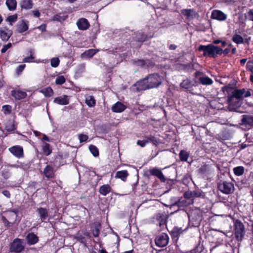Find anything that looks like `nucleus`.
Here are the masks:
<instances>
[{
	"label": "nucleus",
	"mask_w": 253,
	"mask_h": 253,
	"mask_svg": "<svg viewBox=\"0 0 253 253\" xmlns=\"http://www.w3.org/2000/svg\"><path fill=\"white\" fill-rule=\"evenodd\" d=\"M12 34V31L8 29L0 30V37L2 41H7Z\"/></svg>",
	"instance_id": "b1692460"
},
{
	"label": "nucleus",
	"mask_w": 253,
	"mask_h": 253,
	"mask_svg": "<svg viewBox=\"0 0 253 253\" xmlns=\"http://www.w3.org/2000/svg\"><path fill=\"white\" fill-rule=\"evenodd\" d=\"M78 137L80 143L86 142L88 139V136L87 135L83 133L79 134Z\"/></svg>",
	"instance_id": "3c124183"
},
{
	"label": "nucleus",
	"mask_w": 253,
	"mask_h": 253,
	"mask_svg": "<svg viewBox=\"0 0 253 253\" xmlns=\"http://www.w3.org/2000/svg\"><path fill=\"white\" fill-rule=\"evenodd\" d=\"M2 111L5 115H9L11 113L12 106L9 105H4L2 107Z\"/></svg>",
	"instance_id": "37998d69"
},
{
	"label": "nucleus",
	"mask_w": 253,
	"mask_h": 253,
	"mask_svg": "<svg viewBox=\"0 0 253 253\" xmlns=\"http://www.w3.org/2000/svg\"><path fill=\"white\" fill-rule=\"evenodd\" d=\"M6 217L8 219V220L14 223L15 222L16 219L17 218L16 215H15V214H12L11 212H9L8 211H7L6 213Z\"/></svg>",
	"instance_id": "49530a36"
},
{
	"label": "nucleus",
	"mask_w": 253,
	"mask_h": 253,
	"mask_svg": "<svg viewBox=\"0 0 253 253\" xmlns=\"http://www.w3.org/2000/svg\"><path fill=\"white\" fill-rule=\"evenodd\" d=\"M251 95V91L249 90H246L245 88L236 89L233 90L232 94L228 96V102L231 104L234 98L237 99H241L249 97Z\"/></svg>",
	"instance_id": "39448f33"
},
{
	"label": "nucleus",
	"mask_w": 253,
	"mask_h": 253,
	"mask_svg": "<svg viewBox=\"0 0 253 253\" xmlns=\"http://www.w3.org/2000/svg\"><path fill=\"white\" fill-rule=\"evenodd\" d=\"M147 173L158 177V169L157 168L149 169L147 171Z\"/></svg>",
	"instance_id": "864d4df0"
},
{
	"label": "nucleus",
	"mask_w": 253,
	"mask_h": 253,
	"mask_svg": "<svg viewBox=\"0 0 253 253\" xmlns=\"http://www.w3.org/2000/svg\"><path fill=\"white\" fill-rule=\"evenodd\" d=\"M169 236L166 234L163 233L159 235V247H164L166 246L169 243Z\"/></svg>",
	"instance_id": "a878e982"
},
{
	"label": "nucleus",
	"mask_w": 253,
	"mask_h": 253,
	"mask_svg": "<svg viewBox=\"0 0 253 253\" xmlns=\"http://www.w3.org/2000/svg\"><path fill=\"white\" fill-rule=\"evenodd\" d=\"M41 92L43 93L45 97H49L52 96L54 92L52 88L50 86L44 88L41 90Z\"/></svg>",
	"instance_id": "e433bc0d"
},
{
	"label": "nucleus",
	"mask_w": 253,
	"mask_h": 253,
	"mask_svg": "<svg viewBox=\"0 0 253 253\" xmlns=\"http://www.w3.org/2000/svg\"><path fill=\"white\" fill-rule=\"evenodd\" d=\"M20 5L22 9H30L33 6V0H21Z\"/></svg>",
	"instance_id": "cd10ccee"
},
{
	"label": "nucleus",
	"mask_w": 253,
	"mask_h": 253,
	"mask_svg": "<svg viewBox=\"0 0 253 253\" xmlns=\"http://www.w3.org/2000/svg\"><path fill=\"white\" fill-rule=\"evenodd\" d=\"M89 227L93 236L94 237H98L99 236L101 224L99 222L95 221L89 224Z\"/></svg>",
	"instance_id": "9b49d317"
},
{
	"label": "nucleus",
	"mask_w": 253,
	"mask_h": 253,
	"mask_svg": "<svg viewBox=\"0 0 253 253\" xmlns=\"http://www.w3.org/2000/svg\"><path fill=\"white\" fill-rule=\"evenodd\" d=\"M246 68L247 71H250L253 69V61H248L246 64Z\"/></svg>",
	"instance_id": "338daca9"
},
{
	"label": "nucleus",
	"mask_w": 253,
	"mask_h": 253,
	"mask_svg": "<svg viewBox=\"0 0 253 253\" xmlns=\"http://www.w3.org/2000/svg\"><path fill=\"white\" fill-rule=\"evenodd\" d=\"M153 36L151 35L148 36L145 34L142 31L137 32L135 33L134 39L135 40L138 42H144L147 41L148 39L151 38Z\"/></svg>",
	"instance_id": "dca6fc26"
},
{
	"label": "nucleus",
	"mask_w": 253,
	"mask_h": 253,
	"mask_svg": "<svg viewBox=\"0 0 253 253\" xmlns=\"http://www.w3.org/2000/svg\"><path fill=\"white\" fill-rule=\"evenodd\" d=\"M194 84L192 82L188 79L184 80L180 84V87L186 90V92L192 93Z\"/></svg>",
	"instance_id": "ddd939ff"
},
{
	"label": "nucleus",
	"mask_w": 253,
	"mask_h": 253,
	"mask_svg": "<svg viewBox=\"0 0 253 253\" xmlns=\"http://www.w3.org/2000/svg\"><path fill=\"white\" fill-rule=\"evenodd\" d=\"M218 189L223 193L229 194L234 191V184L232 182L220 181L218 183Z\"/></svg>",
	"instance_id": "423d86ee"
},
{
	"label": "nucleus",
	"mask_w": 253,
	"mask_h": 253,
	"mask_svg": "<svg viewBox=\"0 0 253 253\" xmlns=\"http://www.w3.org/2000/svg\"><path fill=\"white\" fill-rule=\"evenodd\" d=\"M55 171L53 167L50 165H46L42 172V173L47 180L54 178L55 176Z\"/></svg>",
	"instance_id": "1a4fd4ad"
},
{
	"label": "nucleus",
	"mask_w": 253,
	"mask_h": 253,
	"mask_svg": "<svg viewBox=\"0 0 253 253\" xmlns=\"http://www.w3.org/2000/svg\"><path fill=\"white\" fill-rule=\"evenodd\" d=\"M199 81L203 85H211L213 83L212 80L207 76L200 77Z\"/></svg>",
	"instance_id": "4c0bfd02"
},
{
	"label": "nucleus",
	"mask_w": 253,
	"mask_h": 253,
	"mask_svg": "<svg viewBox=\"0 0 253 253\" xmlns=\"http://www.w3.org/2000/svg\"><path fill=\"white\" fill-rule=\"evenodd\" d=\"M76 239L80 242L85 244L86 243V239L84 236L82 235H77L76 237Z\"/></svg>",
	"instance_id": "052dcab7"
},
{
	"label": "nucleus",
	"mask_w": 253,
	"mask_h": 253,
	"mask_svg": "<svg viewBox=\"0 0 253 253\" xmlns=\"http://www.w3.org/2000/svg\"><path fill=\"white\" fill-rule=\"evenodd\" d=\"M9 152L18 158L24 157L23 149L22 146L15 145L9 148Z\"/></svg>",
	"instance_id": "9d476101"
},
{
	"label": "nucleus",
	"mask_w": 253,
	"mask_h": 253,
	"mask_svg": "<svg viewBox=\"0 0 253 253\" xmlns=\"http://www.w3.org/2000/svg\"><path fill=\"white\" fill-rule=\"evenodd\" d=\"M29 28L28 21L22 20L19 22L17 24V31L19 33H22Z\"/></svg>",
	"instance_id": "412c9836"
},
{
	"label": "nucleus",
	"mask_w": 253,
	"mask_h": 253,
	"mask_svg": "<svg viewBox=\"0 0 253 253\" xmlns=\"http://www.w3.org/2000/svg\"><path fill=\"white\" fill-rule=\"evenodd\" d=\"M234 227L236 240L239 242H241L246 234L245 226L241 220L236 219L234 222Z\"/></svg>",
	"instance_id": "7ed1b4c3"
},
{
	"label": "nucleus",
	"mask_w": 253,
	"mask_h": 253,
	"mask_svg": "<svg viewBox=\"0 0 253 253\" xmlns=\"http://www.w3.org/2000/svg\"><path fill=\"white\" fill-rule=\"evenodd\" d=\"M36 211L38 213L42 222H46L48 217V211L47 209L40 207L37 209Z\"/></svg>",
	"instance_id": "2eb2a0df"
},
{
	"label": "nucleus",
	"mask_w": 253,
	"mask_h": 253,
	"mask_svg": "<svg viewBox=\"0 0 253 253\" xmlns=\"http://www.w3.org/2000/svg\"><path fill=\"white\" fill-rule=\"evenodd\" d=\"M198 65V64L195 63H189L187 64H184L182 65L183 69L188 72H192L195 70V65Z\"/></svg>",
	"instance_id": "72a5a7b5"
},
{
	"label": "nucleus",
	"mask_w": 253,
	"mask_h": 253,
	"mask_svg": "<svg viewBox=\"0 0 253 253\" xmlns=\"http://www.w3.org/2000/svg\"><path fill=\"white\" fill-rule=\"evenodd\" d=\"M211 18L222 21L227 19V15L221 10H213L211 12Z\"/></svg>",
	"instance_id": "f8f14e48"
},
{
	"label": "nucleus",
	"mask_w": 253,
	"mask_h": 253,
	"mask_svg": "<svg viewBox=\"0 0 253 253\" xmlns=\"http://www.w3.org/2000/svg\"><path fill=\"white\" fill-rule=\"evenodd\" d=\"M76 24L78 29L82 31L88 29L90 26L88 20L84 18H80L77 21Z\"/></svg>",
	"instance_id": "4468645a"
},
{
	"label": "nucleus",
	"mask_w": 253,
	"mask_h": 253,
	"mask_svg": "<svg viewBox=\"0 0 253 253\" xmlns=\"http://www.w3.org/2000/svg\"><path fill=\"white\" fill-rule=\"evenodd\" d=\"M138 66L145 68H152L155 65L154 63L150 60H139L135 62Z\"/></svg>",
	"instance_id": "5701e85b"
},
{
	"label": "nucleus",
	"mask_w": 253,
	"mask_h": 253,
	"mask_svg": "<svg viewBox=\"0 0 253 253\" xmlns=\"http://www.w3.org/2000/svg\"><path fill=\"white\" fill-rule=\"evenodd\" d=\"M1 220H2L5 227L7 229L10 227L11 225L15 223L12 221H9V220H8V219L4 216H1Z\"/></svg>",
	"instance_id": "a18cd8bd"
},
{
	"label": "nucleus",
	"mask_w": 253,
	"mask_h": 253,
	"mask_svg": "<svg viewBox=\"0 0 253 253\" xmlns=\"http://www.w3.org/2000/svg\"><path fill=\"white\" fill-rule=\"evenodd\" d=\"M149 142V141L147 140H138L137 141V144L141 147H144Z\"/></svg>",
	"instance_id": "680f3d73"
},
{
	"label": "nucleus",
	"mask_w": 253,
	"mask_h": 253,
	"mask_svg": "<svg viewBox=\"0 0 253 253\" xmlns=\"http://www.w3.org/2000/svg\"><path fill=\"white\" fill-rule=\"evenodd\" d=\"M1 175L4 179H7L10 177V173L8 170L4 169L2 170Z\"/></svg>",
	"instance_id": "13d9d810"
},
{
	"label": "nucleus",
	"mask_w": 253,
	"mask_h": 253,
	"mask_svg": "<svg viewBox=\"0 0 253 253\" xmlns=\"http://www.w3.org/2000/svg\"><path fill=\"white\" fill-rule=\"evenodd\" d=\"M17 15L16 14L9 16L7 19L6 21H8L11 24L12 22H15L17 19Z\"/></svg>",
	"instance_id": "5fc2aeb1"
},
{
	"label": "nucleus",
	"mask_w": 253,
	"mask_h": 253,
	"mask_svg": "<svg viewBox=\"0 0 253 253\" xmlns=\"http://www.w3.org/2000/svg\"><path fill=\"white\" fill-rule=\"evenodd\" d=\"M189 156V153L184 150L180 151L179 154L180 160L183 162L187 161Z\"/></svg>",
	"instance_id": "ea45409f"
},
{
	"label": "nucleus",
	"mask_w": 253,
	"mask_h": 253,
	"mask_svg": "<svg viewBox=\"0 0 253 253\" xmlns=\"http://www.w3.org/2000/svg\"><path fill=\"white\" fill-rule=\"evenodd\" d=\"M239 124L247 129L253 127V116L246 114L242 115Z\"/></svg>",
	"instance_id": "0eeeda50"
},
{
	"label": "nucleus",
	"mask_w": 253,
	"mask_h": 253,
	"mask_svg": "<svg viewBox=\"0 0 253 253\" xmlns=\"http://www.w3.org/2000/svg\"><path fill=\"white\" fill-rule=\"evenodd\" d=\"M220 50L221 51L219 52V53L218 54L219 55H221L222 54H224V55H227L230 51V49L228 48H226L224 50H223L221 48H220Z\"/></svg>",
	"instance_id": "774afa93"
},
{
	"label": "nucleus",
	"mask_w": 253,
	"mask_h": 253,
	"mask_svg": "<svg viewBox=\"0 0 253 253\" xmlns=\"http://www.w3.org/2000/svg\"><path fill=\"white\" fill-rule=\"evenodd\" d=\"M17 126L14 121L9 120L5 125V129L9 132L13 131L16 129Z\"/></svg>",
	"instance_id": "2f4dec72"
},
{
	"label": "nucleus",
	"mask_w": 253,
	"mask_h": 253,
	"mask_svg": "<svg viewBox=\"0 0 253 253\" xmlns=\"http://www.w3.org/2000/svg\"><path fill=\"white\" fill-rule=\"evenodd\" d=\"M42 153L44 155L48 156L50 155L52 152V148L49 143L43 142L42 146Z\"/></svg>",
	"instance_id": "c85d7f7f"
},
{
	"label": "nucleus",
	"mask_w": 253,
	"mask_h": 253,
	"mask_svg": "<svg viewBox=\"0 0 253 253\" xmlns=\"http://www.w3.org/2000/svg\"><path fill=\"white\" fill-rule=\"evenodd\" d=\"M245 17L249 20L253 21V9H250L245 14Z\"/></svg>",
	"instance_id": "8fccbe9b"
},
{
	"label": "nucleus",
	"mask_w": 253,
	"mask_h": 253,
	"mask_svg": "<svg viewBox=\"0 0 253 253\" xmlns=\"http://www.w3.org/2000/svg\"><path fill=\"white\" fill-rule=\"evenodd\" d=\"M26 239L29 246L34 245L39 241V237L33 232L29 233L26 237Z\"/></svg>",
	"instance_id": "a211bd4d"
},
{
	"label": "nucleus",
	"mask_w": 253,
	"mask_h": 253,
	"mask_svg": "<svg viewBox=\"0 0 253 253\" xmlns=\"http://www.w3.org/2000/svg\"><path fill=\"white\" fill-rule=\"evenodd\" d=\"M183 196L185 199H193L192 191H187L185 192L183 194Z\"/></svg>",
	"instance_id": "4d7b16f0"
},
{
	"label": "nucleus",
	"mask_w": 253,
	"mask_h": 253,
	"mask_svg": "<svg viewBox=\"0 0 253 253\" xmlns=\"http://www.w3.org/2000/svg\"><path fill=\"white\" fill-rule=\"evenodd\" d=\"M11 94L15 100H20L24 99L27 96V93L20 90H13Z\"/></svg>",
	"instance_id": "4be33fe9"
},
{
	"label": "nucleus",
	"mask_w": 253,
	"mask_h": 253,
	"mask_svg": "<svg viewBox=\"0 0 253 253\" xmlns=\"http://www.w3.org/2000/svg\"><path fill=\"white\" fill-rule=\"evenodd\" d=\"M209 167L208 165H204L199 169V173L202 175H206L209 173Z\"/></svg>",
	"instance_id": "79ce46f5"
},
{
	"label": "nucleus",
	"mask_w": 253,
	"mask_h": 253,
	"mask_svg": "<svg viewBox=\"0 0 253 253\" xmlns=\"http://www.w3.org/2000/svg\"><path fill=\"white\" fill-rule=\"evenodd\" d=\"M189 205V203L185 199H183L182 198H181L177 201H175L174 203L172 204L171 205V208L177 207V210H182L184 208L187 207Z\"/></svg>",
	"instance_id": "f3484780"
},
{
	"label": "nucleus",
	"mask_w": 253,
	"mask_h": 253,
	"mask_svg": "<svg viewBox=\"0 0 253 253\" xmlns=\"http://www.w3.org/2000/svg\"><path fill=\"white\" fill-rule=\"evenodd\" d=\"M181 13L187 18H193L195 16L196 12L194 9H183L181 11Z\"/></svg>",
	"instance_id": "7c9ffc66"
},
{
	"label": "nucleus",
	"mask_w": 253,
	"mask_h": 253,
	"mask_svg": "<svg viewBox=\"0 0 253 253\" xmlns=\"http://www.w3.org/2000/svg\"><path fill=\"white\" fill-rule=\"evenodd\" d=\"M25 249L24 240L15 238L9 244V252L11 253H21Z\"/></svg>",
	"instance_id": "20e7f679"
},
{
	"label": "nucleus",
	"mask_w": 253,
	"mask_h": 253,
	"mask_svg": "<svg viewBox=\"0 0 253 253\" xmlns=\"http://www.w3.org/2000/svg\"><path fill=\"white\" fill-rule=\"evenodd\" d=\"M158 86V74L154 73L149 75L143 79L137 81L134 84V91L139 92L141 90L156 87Z\"/></svg>",
	"instance_id": "f257e3e1"
},
{
	"label": "nucleus",
	"mask_w": 253,
	"mask_h": 253,
	"mask_svg": "<svg viewBox=\"0 0 253 253\" xmlns=\"http://www.w3.org/2000/svg\"><path fill=\"white\" fill-rule=\"evenodd\" d=\"M232 40L237 44L243 43L244 42V40L243 37L241 35L238 34L234 35L232 37Z\"/></svg>",
	"instance_id": "58836bf2"
},
{
	"label": "nucleus",
	"mask_w": 253,
	"mask_h": 253,
	"mask_svg": "<svg viewBox=\"0 0 253 253\" xmlns=\"http://www.w3.org/2000/svg\"><path fill=\"white\" fill-rule=\"evenodd\" d=\"M193 197L194 198H199L202 196V191L200 190L192 191Z\"/></svg>",
	"instance_id": "603ef678"
},
{
	"label": "nucleus",
	"mask_w": 253,
	"mask_h": 253,
	"mask_svg": "<svg viewBox=\"0 0 253 253\" xmlns=\"http://www.w3.org/2000/svg\"><path fill=\"white\" fill-rule=\"evenodd\" d=\"M126 106L120 101H117L116 103L113 104L111 107V110L114 113H122L126 109Z\"/></svg>",
	"instance_id": "6ab92c4d"
},
{
	"label": "nucleus",
	"mask_w": 253,
	"mask_h": 253,
	"mask_svg": "<svg viewBox=\"0 0 253 253\" xmlns=\"http://www.w3.org/2000/svg\"><path fill=\"white\" fill-rule=\"evenodd\" d=\"M183 230L181 228L174 227L171 231L170 234L172 239L177 240Z\"/></svg>",
	"instance_id": "393cba45"
},
{
	"label": "nucleus",
	"mask_w": 253,
	"mask_h": 253,
	"mask_svg": "<svg viewBox=\"0 0 253 253\" xmlns=\"http://www.w3.org/2000/svg\"><path fill=\"white\" fill-rule=\"evenodd\" d=\"M5 4L10 11L16 10L17 7V1L16 0H6Z\"/></svg>",
	"instance_id": "f704fd0d"
},
{
	"label": "nucleus",
	"mask_w": 253,
	"mask_h": 253,
	"mask_svg": "<svg viewBox=\"0 0 253 253\" xmlns=\"http://www.w3.org/2000/svg\"><path fill=\"white\" fill-rule=\"evenodd\" d=\"M97 51L98 50L90 49L85 51L82 54V56L85 58H91L97 53Z\"/></svg>",
	"instance_id": "c9c22d12"
},
{
	"label": "nucleus",
	"mask_w": 253,
	"mask_h": 253,
	"mask_svg": "<svg viewBox=\"0 0 253 253\" xmlns=\"http://www.w3.org/2000/svg\"><path fill=\"white\" fill-rule=\"evenodd\" d=\"M60 60L57 57L52 58L50 60V65L52 67L56 68L58 66Z\"/></svg>",
	"instance_id": "de8ad7c7"
},
{
	"label": "nucleus",
	"mask_w": 253,
	"mask_h": 253,
	"mask_svg": "<svg viewBox=\"0 0 253 253\" xmlns=\"http://www.w3.org/2000/svg\"><path fill=\"white\" fill-rule=\"evenodd\" d=\"M66 82V79L63 76H58L55 80V83L56 84L62 85L64 84Z\"/></svg>",
	"instance_id": "09e8293b"
},
{
	"label": "nucleus",
	"mask_w": 253,
	"mask_h": 253,
	"mask_svg": "<svg viewBox=\"0 0 253 253\" xmlns=\"http://www.w3.org/2000/svg\"><path fill=\"white\" fill-rule=\"evenodd\" d=\"M89 149L93 156L94 157H97L99 156L98 149L95 146L93 145H90L89 147Z\"/></svg>",
	"instance_id": "c03bdc74"
},
{
	"label": "nucleus",
	"mask_w": 253,
	"mask_h": 253,
	"mask_svg": "<svg viewBox=\"0 0 253 253\" xmlns=\"http://www.w3.org/2000/svg\"><path fill=\"white\" fill-rule=\"evenodd\" d=\"M53 20L61 22L65 20V18L59 14H56L53 16Z\"/></svg>",
	"instance_id": "0e129e2a"
},
{
	"label": "nucleus",
	"mask_w": 253,
	"mask_h": 253,
	"mask_svg": "<svg viewBox=\"0 0 253 253\" xmlns=\"http://www.w3.org/2000/svg\"><path fill=\"white\" fill-rule=\"evenodd\" d=\"M53 102L60 105H66L69 103V99L68 95H63L55 98Z\"/></svg>",
	"instance_id": "aec40b11"
},
{
	"label": "nucleus",
	"mask_w": 253,
	"mask_h": 253,
	"mask_svg": "<svg viewBox=\"0 0 253 253\" xmlns=\"http://www.w3.org/2000/svg\"><path fill=\"white\" fill-rule=\"evenodd\" d=\"M85 103L89 107H93L96 105V100L93 95H88L85 97Z\"/></svg>",
	"instance_id": "473e14b6"
},
{
	"label": "nucleus",
	"mask_w": 253,
	"mask_h": 253,
	"mask_svg": "<svg viewBox=\"0 0 253 253\" xmlns=\"http://www.w3.org/2000/svg\"><path fill=\"white\" fill-rule=\"evenodd\" d=\"M198 50L203 52V55L204 57L213 58H215L221 51L220 47L211 43L208 45H199Z\"/></svg>",
	"instance_id": "f03ea898"
},
{
	"label": "nucleus",
	"mask_w": 253,
	"mask_h": 253,
	"mask_svg": "<svg viewBox=\"0 0 253 253\" xmlns=\"http://www.w3.org/2000/svg\"><path fill=\"white\" fill-rule=\"evenodd\" d=\"M26 67L25 64H22L18 66L16 69V73L17 75H19L21 74V73L23 71L24 69Z\"/></svg>",
	"instance_id": "6e6d98bb"
},
{
	"label": "nucleus",
	"mask_w": 253,
	"mask_h": 253,
	"mask_svg": "<svg viewBox=\"0 0 253 253\" xmlns=\"http://www.w3.org/2000/svg\"><path fill=\"white\" fill-rule=\"evenodd\" d=\"M34 58H35V57L34 56H33L32 55H31L29 56H27L26 57H25L23 59V62H26V63L32 62H33V60H34Z\"/></svg>",
	"instance_id": "e2e57ef3"
},
{
	"label": "nucleus",
	"mask_w": 253,
	"mask_h": 253,
	"mask_svg": "<svg viewBox=\"0 0 253 253\" xmlns=\"http://www.w3.org/2000/svg\"><path fill=\"white\" fill-rule=\"evenodd\" d=\"M159 180L162 182V185L166 183V188L168 189L167 191L171 189L175 183L174 179L166 178L160 170H159Z\"/></svg>",
	"instance_id": "6e6552de"
},
{
	"label": "nucleus",
	"mask_w": 253,
	"mask_h": 253,
	"mask_svg": "<svg viewBox=\"0 0 253 253\" xmlns=\"http://www.w3.org/2000/svg\"><path fill=\"white\" fill-rule=\"evenodd\" d=\"M12 44L11 43H8L7 44H5L3 46L2 48H1V52L2 53H5L8 48H9L11 46Z\"/></svg>",
	"instance_id": "69168bd1"
},
{
	"label": "nucleus",
	"mask_w": 253,
	"mask_h": 253,
	"mask_svg": "<svg viewBox=\"0 0 253 253\" xmlns=\"http://www.w3.org/2000/svg\"><path fill=\"white\" fill-rule=\"evenodd\" d=\"M244 168L243 166H238L233 169V171L236 176H241L244 172Z\"/></svg>",
	"instance_id": "a19ab883"
},
{
	"label": "nucleus",
	"mask_w": 253,
	"mask_h": 253,
	"mask_svg": "<svg viewBox=\"0 0 253 253\" xmlns=\"http://www.w3.org/2000/svg\"><path fill=\"white\" fill-rule=\"evenodd\" d=\"M112 188L108 184L101 186L99 189V193L102 196H106L111 192Z\"/></svg>",
	"instance_id": "bb28decb"
},
{
	"label": "nucleus",
	"mask_w": 253,
	"mask_h": 253,
	"mask_svg": "<svg viewBox=\"0 0 253 253\" xmlns=\"http://www.w3.org/2000/svg\"><path fill=\"white\" fill-rule=\"evenodd\" d=\"M129 174L126 170H123L118 171L116 173L115 177L121 179L122 180L125 181L128 176Z\"/></svg>",
	"instance_id": "c756f323"
},
{
	"label": "nucleus",
	"mask_w": 253,
	"mask_h": 253,
	"mask_svg": "<svg viewBox=\"0 0 253 253\" xmlns=\"http://www.w3.org/2000/svg\"><path fill=\"white\" fill-rule=\"evenodd\" d=\"M147 140L149 141V142L152 143L153 144L157 146V144L158 143V140L156 137H155L153 136H150L149 137H147Z\"/></svg>",
	"instance_id": "bf43d9fd"
}]
</instances>
